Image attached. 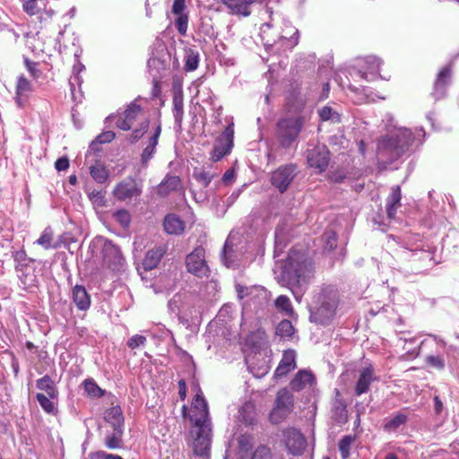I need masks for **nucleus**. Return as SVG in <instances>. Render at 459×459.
Listing matches in <instances>:
<instances>
[{
	"mask_svg": "<svg viewBox=\"0 0 459 459\" xmlns=\"http://www.w3.org/2000/svg\"><path fill=\"white\" fill-rule=\"evenodd\" d=\"M184 296L182 294H176L168 303V308L170 313L175 314L176 316H179L181 312V304Z\"/></svg>",
	"mask_w": 459,
	"mask_h": 459,
	"instance_id": "de8ad7c7",
	"label": "nucleus"
},
{
	"mask_svg": "<svg viewBox=\"0 0 459 459\" xmlns=\"http://www.w3.org/2000/svg\"><path fill=\"white\" fill-rule=\"evenodd\" d=\"M453 66L446 65L442 67L437 74L434 83V92L436 100L446 96L447 88L452 82Z\"/></svg>",
	"mask_w": 459,
	"mask_h": 459,
	"instance_id": "dca6fc26",
	"label": "nucleus"
},
{
	"mask_svg": "<svg viewBox=\"0 0 459 459\" xmlns=\"http://www.w3.org/2000/svg\"><path fill=\"white\" fill-rule=\"evenodd\" d=\"M283 436L286 448L290 454L299 455L304 452L307 441L299 430L290 428L284 431Z\"/></svg>",
	"mask_w": 459,
	"mask_h": 459,
	"instance_id": "4468645a",
	"label": "nucleus"
},
{
	"mask_svg": "<svg viewBox=\"0 0 459 459\" xmlns=\"http://www.w3.org/2000/svg\"><path fill=\"white\" fill-rule=\"evenodd\" d=\"M142 192V186L134 178L128 177L115 186L113 195L119 201H126L140 196Z\"/></svg>",
	"mask_w": 459,
	"mask_h": 459,
	"instance_id": "9d476101",
	"label": "nucleus"
},
{
	"mask_svg": "<svg viewBox=\"0 0 459 459\" xmlns=\"http://www.w3.org/2000/svg\"><path fill=\"white\" fill-rule=\"evenodd\" d=\"M178 394L182 401H184L186 397V384L184 379L178 381Z\"/></svg>",
	"mask_w": 459,
	"mask_h": 459,
	"instance_id": "69168bd1",
	"label": "nucleus"
},
{
	"mask_svg": "<svg viewBox=\"0 0 459 459\" xmlns=\"http://www.w3.org/2000/svg\"><path fill=\"white\" fill-rule=\"evenodd\" d=\"M146 342V337L140 334L133 335L127 341V346L131 349H136L140 346H143Z\"/></svg>",
	"mask_w": 459,
	"mask_h": 459,
	"instance_id": "6e6d98bb",
	"label": "nucleus"
},
{
	"mask_svg": "<svg viewBox=\"0 0 459 459\" xmlns=\"http://www.w3.org/2000/svg\"><path fill=\"white\" fill-rule=\"evenodd\" d=\"M232 251V246L230 245L229 241L226 240L225 244H224V247H223V250H222V253H221V260L223 261L224 264L230 268V267H232L233 266V261L232 260H230L228 258V253L231 252Z\"/></svg>",
	"mask_w": 459,
	"mask_h": 459,
	"instance_id": "bf43d9fd",
	"label": "nucleus"
},
{
	"mask_svg": "<svg viewBox=\"0 0 459 459\" xmlns=\"http://www.w3.org/2000/svg\"><path fill=\"white\" fill-rule=\"evenodd\" d=\"M164 230L169 234H180L184 231V222L175 214H168L163 222Z\"/></svg>",
	"mask_w": 459,
	"mask_h": 459,
	"instance_id": "c756f323",
	"label": "nucleus"
},
{
	"mask_svg": "<svg viewBox=\"0 0 459 459\" xmlns=\"http://www.w3.org/2000/svg\"><path fill=\"white\" fill-rule=\"evenodd\" d=\"M414 135L408 128H400L395 134L382 137L377 143L380 158L394 162L409 151L417 137H424L425 132L420 129Z\"/></svg>",
	"mask_w": 459,
	"mask_h": 459,
	"instance_id": "7ed1b4c3",
	"label": "nucleus"
},
{
	"mask_svg": "<svg viewBox=\"0 0 459 459\" xmlns=\"http://www.w3.org/2000/svg\"><path fill=\"white\" fill-rule=\"evenodd\" d=\"M298 166L294 163L281 165L271 174L270 182L280 193H285L299 175Z\"/></svg>",
	"mask_w": 459,
	"mask_h": 459,
	"instance_id": "6e6552de",
	"label": "nucleus"
},
{
	"mask_svg": "<svg viewBox=\"0 0 459 459\" xmlns=\"http://www.w3.org/2000/svg\"><path fill=\"white\" fill-rule=\"evenodd\" d=\"M12 256L14 261V267L17 273H19V278L23 284L28 282V275L24 270L28 267L30 263L33 262V259L28 257L24 249H20L12 252Z\"/></svg>",
	"mask_w": 459,
	"mask_h": 459,
	"instance_id": "aec40b11",
	"label": "nucleus"
},
{
	"mask_svg": "<svg viewBox=\"0 0 459 459\" xmlns=\"http://www.w3.org/2000/svg\"><path fill=\"white\" fill-rule=\"evenodd\" d=\"M90 174L91 178L100 184L105 183L109 176L108 170L107 168L101 164L97 163L90 167Z\"/></svg>",
	"mask_w": 459,
	"mask_h": 459,
	"instance_id": "c9c22d12",
	"label": "nucleus"
},
{
	"mask_svg": "<svg viewBox=\"0 0 459 459\" xmlns=\"http://www.w3.org/2000/svg\"><path fill=\"white\" fill-rule=\"evenodd\" d=\"M31 90V84L30 81L24 76L21 75L18 78L16 85V95H22Z\"/></svg>",
	"mask_w": 459,
	"mask_h": 459,
	"instance_id": "3c124183",
	"label": "nucleus"
},
{
	"mask_svg": "<svg viewBox=\"0 0 459 459\" xmlns=\"http://www.w3.org/2000/svg\"><path fill=\"white\" fill-rule=\"evenodd\" d=\"M260 36L265 48L273 47L277 43L281 44L283 50L292 49L298 45L297 37H287L280 32V28L271 22L264 23L260 29Z\"/></svg>",
	"mask_w": 459,
	"mask_h": 459,
	"instance_id": "423d86ee",
	"label": "nucleus"
},
{
	"mask_svg": "<svg viewBox=\"0 0 459 459\" xmlns=\"http://www.w3.org/2000/svg\"><path fill=\"white\" fill-rule=\"evenodd\" d=\"M307 160L311 168L323 172L328 167L329 152L325 145H316L307 150Z\"/></svg>",
	"mask_w": 459,
	"mask_h": 459,
	"instance_id": "2eb2a0df",
	"label": "nucleus"
},
{
	"mask_svg": "<svg viewBox=\"0 0 459 459\" xmlns=\"http://www.w3.org/2000/svg\"><path fill=\"white\" fill-rule=\"evenodd\" d=\"M296 368V351L294 350H287L283 352L281 359L274 371V377L281 378L286 377Z\"/></svg>",
	"mask_w": 459,
	"mask_h": 459,
	"instance_id": "6ab92c4d",
	"label": "nucleus"
},
{
	"mask_svg": "<svg viewBox=\"0 0 459 459\" xmlns=\"http://www.w3.org/2000/svg\"><path fill=\"white\" fill-rule=\"evenodd\" d=\"M294 396L286 387L281 388L276 394L274 407L270 413V420L274 424L281 422L293 411Z\"/></svg>",
	"mask_w": 459,
	"mask_h": 459,
	"instance_id": "0eeeda50",
	"label": "nucleus"
},
{
	"mask_svg": "<svg viewBox=\"0 0 459 459\" xmlns=\"http://www.w3.org/2000/svg\"><path fill=\"white\" fill-rule=\"evenodd\" d=\"M115 218L123 227H127L130 223V214L125 210H120L115 213Z\"/></svg>",
	"mask_w": 459,
	"mask_h": 459,
	"instance_id": "13d9d810",
	"label": "nucleus"
},
{
	"mask_svg": "<svg viewBox=\"0 0 459 459\" xmlns=\"http://www.w3.org/2000/svg\"><path fill=\"white\" fill-rule=\"evenodd\" d=\"M282 25L280 29V32H282L287 37H297L299 39V30L295 27L292 26L290 22L282 20Z\"/></svg>",
	"mask_w": 459,
	"mask_h": 459,
	"instance_id": "603ef678",
	"label": "nucleus"
},
{
	"mask_svg": "<svg viewBox=\"0 0 459 459\" xmlns=\"http://www.w3.org/2000/svg\"><path fill=\"white\" fill-rule=\"evenodd\" d=\"M435 411L437 414H440L444 410V405L438 396L434 398Z\"/></svg>",
	"mask_w": 459,
	"mask_h": 459,
	"instance_id": "338daca9",
	"label": "nucleus"
},
{
	"mask_svg": "<svg viewBox=\"0 0 459 459\" xmlns=\"http://www.w3.org/2000/svg\"><path fill=\"white\" fill-rule=\"evenodd\" d=\"M36 399L46 413L56 414L57 412L56 406L58 398H50L43 393H38L36 394Z\"/></svg>",
	"mask_w": 459,
	"mask_h": 459,
	"instance_id": "473e14b6",
	"label": "nucleus"
},
{
	"mask_svg": "<svg viewBox=\"0 0 459 459\" xmlns=\"http://www.w3.org/2000/svg\"><path fill=\"white\" fill-rule=\"evenodd\" d=\"M181 179L178 176L167 175L165 178L159 184L157 193L160 196H167L169 193L178 189Z\"/></svg>",
	"mask_w": 459,
	"mask_h": 459,
	"instance_id": "393cba45",
	"label": "nucleus"
},
{
	"mask_svg": "<svg viewBox=\"0 0 459 459\" xmlns=\"http://www.w3.org/2000/svg\"><path fill=\"white\" fill-rule=\"evenodd\" d=\"M22 7L29 15H35L39 11L37 0H22Z\"/></svg>",
	"mask_w": 459,
	"mask_h": 459,
	"instance_id": "5fc2aeb1",
	"label": "nucleus"
},
{
	"mask_svg": "<svg viewBox=\"0 0 459 459\" xmlns=\"http://www.w3.org/2000/svg\"><path fill=\"white\" fill-rule=\"evenodd\" d=\"M186 7V0H174L172 13L174 14H184Z\"/></svg>",
	"mask_w": 459,
	"mask_h": 459,
	"instance_id": "680f3d73",
	"label": "nucleus"
},
{
	"mask_svg": "<svg viewBox=\"0 0 459 459\" xmlns=\"http://www.w3.org/2000/svg\"><path fill=\"white\" fill-rule=\"evenodd\" d=\"M250 459H272L271 450L268 446L261 445L253 452Z\"/></svg>",
	"mask_w": 459,
	"mask_h": 459,
	"instance_id": "8fccbe9b",
	"label": "nucleus"
},
{
	"mask_svg": "<svg viewBox=\"0 0 459 459\" xmlns=\"http://www.w3.org/2000/svg\"><path fill=\"white\" fill-rule=\"evenodd\" d=\"M115 137L116 134L113 131L103 132L100 134L93 142H91L90 148L91 150H95V146L97 144L108 143L112 142L115 139Z\"/></svg>",
	"mask_w": 459,
	"mask_h": 459,
	"instance_id": "a18cd8bd",
	"label": "nucleus"
},
{
	"mask_svg": "<svg viewBox=\"0 0 459 459\" xmlns=\"http://www.w3.org/2000/svg\"><path fill=\"white\" fill-rule=\"evenodd\" d=\"M254 437L251 435H241L238 439L237 459H250L253 453Z\"/></svg>",
	"mask_w": 459,
	"mask_h": 459,
	"instance_id": "b1692460",
	"label": "nucleus"
},
{
	"mask_svg": "<svg viewBox=\"0 0 459 459\" xmlns=\"http://www.w3.org/2000/svg\"><path fill=\"white\" fill-rule=\"evenodd\" d=\"M186 266L187 272L196 277H207L210 273L209 266L205 260V251L202 247H195L186 257Z\"/></svg>",
	"mask_w": 459,
	"mask_h": 459,
	"instance_id": "1a4fd4ad",
	"label": "nucleus"
},
{
	"mask_svg": "<svg viewBox=\"0 0 459 459\" xmlns=\"http://www.w3.org/2000/svg\"><path fill=\"white\" fill-rule=\"evenodd\" d=\"M102 256L105 264L113 271H118L124 265L125 258L118 246L111 240H105L102 247Z\"/></svg>",
	"mask_w": 459,
	"mask_h": 459,
	"instance_id": "ddd939ff",
	"label": "nucleus"
},
{
	"mask_svg": "<svg viewBox=\"0 0 459 459\" xmlns=\"http://www.w3.org/2000/svg\"><path fill=\"white\" fill-rule=\"evenodd\" d=\"M161 134V124L158 123L152 134L148 138V143L141 153V163L143 168H147L149 161L153 158L156 152V147L159 143V138Z\"/></svg>",
	"mask_w": 459,
	"mask_h": 459,
	"instance_id": "f3484780",
	"label": "nucleus"
},
{
	"mask_svg": "<svg viewBox=\"0 0 459 459\" xmlns=\"http://www.w3.org/2000/svg\"><path fill=\"white\" fill-rule=\"evenodd\" d=\"M162 252L160 249L149 250L143 261V266L145 270L150 271L157 266L160 258L162 257Z\"/></svg>",
	"mask_w": 459,
	"mask_h": 459,
	"instance_id": "f704fd0d",
	"label": "nucleus"
},
{
	"mask_svg": "<svg viewBox=\"0 0 459 459\" xmlns=\"http://www.w3.org/2000/svg\"><path fill=\"white\" fill-rule=\"evenodd\" d=\"M89 198L92 204L98 206H103L106 203L105 195L101 191L94 190L89 194Z\"/></svg>",
	"mask_w": 459,
	"mask_h": 459,
	"instance_id": "4d7b16f0",
	"label": "nucleus"
},
{
	"mask_svg": "<svg viewBox=\"0 0 459 459\" xmlns=\"http://www.w3.org/2000/svg\"><path fill=\"white\" fill-rule=\"evenodd\" d=\"M322 239L324 241V248L327 251L333 250L337 246V236L333 230H327L324 233Z\"/></svg>",
	"mask_w": 459,
	"mask_h": 459,
	"instance_id": "c03bdc74",
	"label": "nucleus"
},
{
	"mask_svg": "<svg viewBox=\"0 0 459 459\" xmlns=\"http://www.w3.org/2000/svg\"><path fill=\"white\" fill-rule=\"evenodd\" d=\"M319 117L323 121H332L333 123H339L341 121L340 115L334 111L331 107L324 106L318 110Z\"/></svg>",
	"mask_w": 459,
	"mask_h": 459,
	"instance_id": "79ce46f5",
	"label": "nucleus"
},
{
	"mask_svg": "<svg viewBox=\"0 0 459 459\" xmlns=\"http://www.w3.org/2000/svg\"><path fill=\"white\" fill-rule=\"evenodd\" d=\"M149 126L150 120L148 118H144L143 120H142L141 123L139 124V126L133 130L129 138L130 143H135L136 142H138L144 135V134L147 133Z\"/></svg>",
	"mask_w": 459,
	"mask_h": 459,
	"instance_id": "ea45409f",
	"label": "nucleus"
},
{
	"mask_svg": "<svg viewBox=\"0 0 459 459\" xmlns=\"http://www.w3.org/2000/svg\"><path fill=\"white\" fill-rule=\"evenodd\" d=\"M199 54L194 49H187L185 56V70L187 72L195 71L198 67Z\"/></svg>",
	"mask_w": 459,
	"mask_h": 459,
	"instance_id": "4c0bfd02",
	"label": "nucleus"
},
{
	"mask_svg": "<svg viewBox=\"0 0 459 459\" xmlns=\"http://www.w3.org/2000/svg\"><path fill=\"white\" fill-rule=\"evenodd\" d=\"M276 307L285 312L286 315L290 316L293 314V307L290 299L285 295H280L275 300Z\"/></svg>",
	"mask_w": 459,
	"mask_h": 459,
	"instance_id": "37998d69",
	"label": "nucleus"
},
{
	"mask_svg": "<svg viewBox=\"0 0 459 459\" xmlns=\"http://www.w3.org/2000/svg\"><path fill=\"white\" fill-rule=\"evenodd\" d=\"M73 300L80 310H86L90 307L91 299L84 287L76 285L73 289Z\"/></svg>",
	"mask_w": 459,
	"mask_h": 459,
	"instance_id": "c85d7f7f",
	"label": "nucleus"
},
{
	"mask_svg": "<svg viewBox=\"0 0 459 459\" xmlns=\"http://www.w3.org/2000/svg\"><path fill=\"white\" fill-rule=\"evenodd\" d=\"M194 176L195 179L203 185L204 187H207L213 178V175L205 170L195 172Z\"/></svg>",
	"mask_w": 459,
	"mask_h": 459,
	"instance_id": "864d4df0",
	"label": "nucleus"
},
{
	"mask_svg": "<svg viewBox=\"0 0 459 459\" xmlns=\"http://www.w3.org/2000/svg\"><path fill=\"white\" fill-rule=\"evenodd\" d=\"M95 457L97 459H123L121 456H119L117 455L108 454L105 451H98V452H96L95 453Z\"/></svg>",
	"mask_w": 459,
	"mask_h": 459,
	"instance_id": "0e129e2a",
	"label": "nucleus"
},
{
	"mask_svg": "<svg viewBox=\"0 0 459 459\" xmlns=\"http://www.w3.org/2000/svg\"><path fill=\"white\" fill-rule=\"evenodd\" d=\"M190 420L193 423L190 433L194 438V452L200 456L206 455L211 446L212 424L208 404L200 394H195L192 403Z\"/></svg>",
	"mask_w": 459,
	"mask_h": 459,
	"instance_id": "f03ea898",
	"label": "nucleus"
},
{
	"mask_svg": "<svg viewBox=\"0 0 459 459\" xmlns=\"http://www.w3.org/2000/svg\"><path fill=\"white\" fill-rule=\"evenodd\" d=\"M84 390L90 395L93 398H99L103 396L104 390H102L93 379H86L83 382Z\"/></svg>",
	"mask_w": 459,
	"mask_h": 459,
	"instance_id": "a19ab883",
	"label": "nucleus"
},
{
	"mask_svg": "<svg viewBox=\"0 0 459 459\" xmlns=\"http://www.w3.org/2000/svg\"><path fill=\"white\" fill-rule=\"evenodd\" d=\"M444 366V360L441 358L432 357V367L437 368L438 369H442Z\"/></svg>",
	"mask_w": 459,
	"mask_h": 459,
	"instance_id": "774afa93",
	"label": "nucleus"
},
{
	"mask_svg": "<svg viewBox=\"0 0 459 459\" xmlns=\"http://www.w3.org/2000/svg\"><path fill=\"white\" fill-rule=\"evenodd\" d=\"M142 114V107L134 100L126 107L124 112L118 113L116 116V126L123 131H128ZM108 118H115V116H110Z\"/></svg>",
	"mask_w": 459,
	"mask_h": 459,
	"instance_id": "f8f14e48",
	"label": "nucleus"
},
{
	"mask_svg": "<svg viewBox=\"0 0 459 459\" xmlns=\"http://www.w3.org/2000/svg\"><path fill=\"white\" fill-rule=\"evenodd\" d=\"M233 134L232 127L229 126L222 134L215 140L212 151L211 152L212 161L217 162L230 152L233 146Z\"/></svg>",
	"mask_w": 459,
	"mask_h": 459,
	"instance_id": "9b49d317",
	"label": "nucleus"
},
{
	"mask_svg": "<svg viewBox=\"0 0 459 459\" xmlns=\"http://www.w3.org/2000/svg\"><path fill=\"white\" fill-rule=\"evenodd\" d=\"M375 379L374 370L371 367L363 368L355 385L354 391L356 395H361L367 393L369 389V385Z\"/></svg>",
	"mask_w": 459,
	"mask_h": 459,
	"instance_id": "4be33fe9",
	"label": "nucleus"
},
{
	"mask_svg": "<svg viewBox=\"0 0 459 459\" xmlns=\"http://www.w3.org/2000/svg\"><path fill=\"white\" fill-rule=\"evenodd\" d=\"M225 4L230 11V13L236 15H242L244 17L249 16L251 13V4H247L246 0H219Z\"/></svg>",
	"mask_w": 459,
	"mask_h": 459,
	"instance_id": "a878e982",
	"label": "nucleus"
},
{
	"mask_svg": "<svg viewBox=\"0 0 459 459\" xmlns=\"http://www.w3.org/2000/svg\"><path fill=\"white\" fill-rule=\"evenodd\" d=\"M183 92L176 91L173 94V116L176 124L180 127L184 116Z\"/></svg>",
	"mask_w": 459,
	"mask_h": 459,
	"instance_id": "2f4dec72",
	"label": "nucleus"
},
{
	"mask_svg": "<svg viewBox=\"0 0 459 459\" xmlns=\"http://www.w3.org/2000/svg\"><path fill=\"white\" fill-rule=\"evenodd\" d=\"M52 239V230L49 227H48L43 230L41 236L36 240V243L43 247L45 249H48L51 247Z\"/></svg>",
	"mask_w": 459,
	"mask_h": 459,
	"instance_id": "49530a36",
	"label": "nucleus"
},
{
	"mask_svg": "<svg viewBox=\"0 0 459 459\" xmlns=\"http://www.w3.org/2000/svg\"><path fill=\"white\" fill-rule=\"evenodd\" d=\"M314 277V264L305 254L291 250L283 267L280 281L288 287L299 302Z\"/></svg>",
	"mask_w": 459,
	"mask_h": 459,
	"instance_id": "f257e3e1",
	"label": "nucleus"
},
{
	"mask_svg": "<svg viewBox=\"0 0 459 459\" xmlns=\"http://www.w3.org/2000/svg\"><path fill=\"white\" fill-rule=\"evenodd\" d=\"M124 429H113L111 434L106 435L104 444L108 449L121 448L123 446L122 436Z\"/></svg>",
	"mask_w": 459,
	"mask_h": 459,
	"instance_id": "72a5a7b5",
	"label": "nucleus"
},
{
	"mask_svg": "<svg viewBox=\"0 0 459 459\" xmlns=\"http://www.w3.org/2000/svg\"><path fill=\"white\" fill-rule=\"evenodd\" d=\"M177 15L178 18L175 21V26L178 33L182 36H185L188 28V15L186 13Z\"/></svg>",
	"mask_w": 459,
	"mask_h": 459,
	"instance_id": "09e8293b",
	"label": "nucleus"
},
{
	"mask_svg": "<svg viewBox=\"0 0 459 459\" xmlns=\"http://www.w3.org/2000/svg\"><path fill=\"white\" fill-rule=\"evenodd\" d=\"M402 192L399 186L392 187V192L386 199L385 209L387 217L394 219L397 209L401 206Z\"/></svg>",
	"mask_w": 459,
	"mask_h": 459,
	"instance_id": "5701e85b",
	"label": "nucleus"
},
{
	"mask_svg": "<svg viewBox=\"0 0 459 459\" xmlns=\"http://www.w3.org/2000/svg\"><path fill=\"white\" fill-rule=\"evenodd\" d=\"M408 421V415L404 412H398L391 418H386L384 423V430L386 432H394L401 426L406 424Z\"/></svg>",
	"mask_w": 459,
	"mask_h": 459,
	"instance_id": "7c9ffc66",
	"label": "nucleus"
},
{
	"mask_svg": "<svg viewBox=\"0 0 459 459\" xmlns=\"http://www.w3.org/2000/svg\"><path fill=\"white\" fill-rule=\"evenodd\" d=\"M36 387L39 390L45 392V394L48 395L50 398H58L59 393L56 385L54 379L48 375H45L41 378H39L36 381Z\"/></svg>",
	"mask_w": 459,
	"mask_h": 459,
	"instance_id": "cd10ccee",
	"label": "nucleus"
},
{
	"mask_svg": "<svg viewBox=\"0 0 459 459\" xmlns=\"http://www.w3.org/2000/svg\"><path fill=\"white\" fill-rule=\"evenodd\" d=\"M295 333L294 326L291 322L287 319L281 320L276 326L275 333L281 339L290 340Z\"/></svg>",
	"mask_w": 459,
	"mask_h": 459,
	"instance_id": "e433bc0d",
	"label": "nucleus"
},
{
	"mask_svg": "<svg viewBox=\"0 0 459 459\" xmlns=\"http://www.w3.org/2000/svg\"><path fill=\"white\" fill-rule=\"evenodd\" d=\"M304 124L305 117L303 116L280 118L274 130V137L279 146L284 150L290 149L297 143Z\"/></svg>",
	"mask_w": 459,
	"mask_h": 459,
	"instance_id": "39448f33",
	"label": "nucleus"
},
{
	"mask_svg": "<svg viewBox=\"0 0 459 459\" xmlns=\"http://www.w3.org/2000/svg\"><path fill=\"white\" fill-rule=\"evenodd\" d=\"M104 419L113 429H124V416L120 406H113L107 410Z\"/></svg>",
	"mask_w": 459,
	"mask_h": 459,
	"instance_id": "bb28decb",
	"label": "nucleus"
},
{
	"mask_svg": "<svg viewBox=\"0 0 459 459\" xmlns=\"http://www.w3.org/2000/svg\"><path fill=\"white\" fill-rule=\"evenodd\" d=\"M339 301L338 290L333 285L324 286L314 298L316 307L311 311L310 320L320 325L328 324L335 315Z\"/></svg>",
	"mask_w": 459,
	"mask_h": 459,
	"instance_id": "20e7f679",
	"label": "nucleus"
},
{
	"mask_svg": "<svg viewBox=\"0 0 459 459\" xmlns=\"http://www.w3.org/2000/svg\"><path fill=\"white\" fill-rule=\"evenodd\" d=\"M365 68L359 69L357 74L363 80L374 81L378 78V70L382 61L375 56H366L363 60Z\"/></svg>",
	"mask_w": 459,
	"mask_h": 459,
	"instance_id": "a211bd4d",
	"label": "nucleus"
},
{
	"mask_svg": "<svg viewBox=\"0 0 459 459\" xmlns=\"http://www.w3.org/2000/svg\"><path fill=\"white\" fill-rule=\"evenodd\" d=\"M315 383V377L311 371L299 370L296 373L290 383V389L294 392H300L307 387L312 386Z\"/></svg>",
	"mask_w": 459,
	"mask_h": 459,
	"instance_id": "412c9836",
	"label": "nucleus"
},
{
	"mask_svg": "<svg viewBox=\"0 0 459 459\" xmlns=\"http://www.w3.org/2000/svg\"><path fill=\"white\" fill-rule=\"evenodd\" d=\"M69 167V160L66 157H61L55 162V168L58 171L67 169Z\"/></svg>",
	"mask_w": 459,
	"mask_h": 459,
	"instance_id": "e2e57ef3",
	"label": "nucleus"
},
{
	"mask_svg": "<svg viewBox=\"0 0 459 459\" xmlns=\"http://www.w3.org/2000/svg\"><path fill=\"white\" fill-rule=\"evenodd\" d=\"M333 412L342 419L346 418V404L342 401H336L333 405Z\"/></svg>",
	"mask_w": 459,
	"mask_h": 459,
	"instance_id": "052dcab7",
	"label": "nucleus"
},
{
	"mask_svg": "<svg viewBox=\"0 0 459 459\" xmlns=\"http://www.w3.org/2000/svg\"><path fill=\"white\" fill-rule=\"evenodd\" d=\"M355 441V437L351 435L344 436L338 444V448L342 459H347L351 455V448Z\"/></svg>",
	"mask_w": 459,
	"mask_h": 459,
	"instance_id": "58836bf2",
	"label": "nucleus"
}]
</instances>
